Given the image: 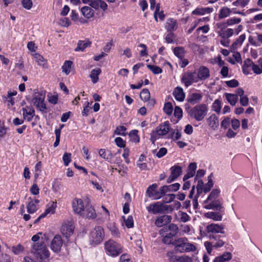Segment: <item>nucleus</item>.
<instances>
[{
  "label": "nucleus",
  "instance_id": "6ab92c4d",
  "mask_svg": "<svg viewBox=\"0 0 262 262\" xmlns=\"http://www.w3.org/2000/svg\"><path fill=\"white\" fill-rule=\"evenodd\" d=\"M169 130V123L168 121H165L163 123L160 124L155 130L159 136H163L167 134Z\"/></svg>",
  "mask_w": 262,
  "mask_h": 262
},
{
  "label": "nucleus",
  "instance_id": "aec40b11",
  "mask_svg": "<svg viewBox=\"0 0 262 262\" xmlns=\"http://www.w3.org/2000/svg\"><path fill=\"white\" fill-rule=\"evenodd\" d=\"M147 208L148 211H151L154 214L163 213V204L159 202L150 204Z\"/></svg>",
  "mask_w": 262,
  "mask_h": 262
},
{
  "label": "nucleus",
  "instance_id": "58836bf2",
  "mask_svg": "<svg viewBox=\"0 0 262 262\" xmlns=\"http://www.w3.org/2000/svg\"><path fill=\"white\" fill-rule=\"evenodd\" d=\"M212 173H211L210 176L208 177V182L204 185V193H205L208 192L211 190V188L213 187V182L212 180Z\"/></svg>",
  "mask_w": 262,
  "mask_h": 262
},
{
  "label": "nucleus",
  "instance_id": "f8f14e48",
  "mask_svg": "<svg viewBox=\"0 0 262 262\" xmlns=\"http://www.w3.org/2000/svg\"><path fill=\"white\" fill-rule=\"evenodd\" d=\"M225 236L221 235H210L209 239L214 245V248L217 249L223 247L225 244Z\"/></svg>",
  "mask_w": 262,
  "mask_h": 262
},
{
  "label": "nucleus",
  "instance_id": "603ef678",
  "mask_svg": "<svg viewBox=\"0 0 262 262\" xmlns=\"http://www.w3.org/2000/svg\"><path fill=\"white\" fill-rule=\"evenodd\" d=\"M124 222L125 226L128 228H133L134 225L133 218L132 216H128L127 219H125L124 216H123Z\"/></svg>",
  "mask_w": 262,
  "mask_h": 262
},
{
  "label": "nucleus",
  "instance_id": "c85d7f7f",
  "mask_svg": "<svg viewBox=\"0 0 262 262\" xmlns=\"http://www.w3.org/2000/svg\"><path fill=\"white\" fill-rule=\"evenodd\" d=\"M225 95L227 100L231 105H235L238 100V97L237 95L225 93Z\"/></svg>",
  "mask_w": 262,
  "mask_h": 262
},
{
  "label": "nucleus",
  "instance_id": "4c0bfd02",
  "mask_svg": "<svg viewBox=\"0 0 262 262\" xmlns=\"http://www.w3.org/2000/svg\"><path fill=\"white\" fill-rule=\"evenodd\" d=\"M28 201L29 203L27 206V211L30 213H33L37 210L36 205L31 197L28 198Z\"/></svg>",
  "mask_w": 262,
  "mask_h": 262
},
{
  "label": "nucleus",
  "instance_id": "ddd939ff",
  "mask_svg": "<svg viewBox=\"0 0 262 262\" xmlns=\"http://www.w3.org/2000/svg\"><path fill=\"white\" fill-rule=\"evenodd\" d=\"M74 226L71 222H67L64 223L61 228V233L67 238L71 236L74 231Z\"/></svg>",
  "mask_w": 262,
  "mask_h": 262
},
{
  "label": "nucleus",
  "instance_id": "7ed1b4c3",
  "mask_svg": "<svg viewBox=\"0 0 262 262\" xmlns=\"http://www.w3.org/2000/svg\"><path fill=\"white\" fill-rule=\"evenodd\" d=\"M174 246V250L179 252L194 251L196 250L195 246L188 242L185 237L179 238L172 243Z\"/></svg>",
  "mask_w": 262,
  "mask_h": 262
},
{
  "label": "nucleus",
  "instance_id": "a18cd8bd",
  "mask_svg": "<svg viewBox=\"0 0 262 262\" xmlns=\"http://www.w3.org/2000/svg\"><path fill=\"white\" fill-rule=\"evenodd\" d=\"M175 236L176 235L172 233H168L165 235L163 236L162 241L165 244H172V238Z\"/></svg>",
  "mask_w": 262,
  "mask_h": 262
},
{
  "label": "nucleus",
  "instance_id": "49530a36",
  "mask_svg": "<svg viewBox=\"0 0 262 262\" xmlns=\"http://www.w3.org/2000/svg\"><path fill=\"white\" fill-rule=\"evenodd\" d=\"M150 97V93L147 89H143L140 93V97L144 101H147L149 99Z\"/></svg>",
  "mask_w": 262,
  "mask_h": 262
},
{
  "label": "nucleus",
  "instance_id": "c03bdc74",
  "mask_svg": "<svg viewBox=\"0 0 262 262\" xmlns=\"http://www.w3.org/2000/svg\"><path fill=\"white\" fill-rule=\"evenodd\" d=\"M230 12L231 11L229 8L227 7H224L222 8L220 11V13L219 14V18L221 19L227 17L230 15Z\"/></svg>",
  "mask_w": 262,
  "mask_h": 262
},
{
  "label": "nucleus",
  "instance_id": "473e14b6",
  "mask_svg": "<svg viewBox=\"0 0 262 262\" xmlns=\"http://www.w3.org/2000/svg\"><path fill=\"white\" fill-rule=\"evenodd\" d=\"M206 216L215 221H221L222 220V215L220 212H209L206 214Z\"/></svg>",
  "mask_w": 262,
  "mask_h": 262
},
{
  "label": "nucleus",
  "instance_id": "b1692460",
  "mask_svg": "<svg viewBox=\"0 0 262 262\" xmlns=\"http://www.w3.org/2000/svg\"><path fill=\"white\" fill-rule=\"evenodd\" d=\"M232 257V254L230 252H224L222 255L215 257L213 262H226L231 259Z\"/></svg>",
  "mask_w": 262,
  "mask_h": 262
},
{
  "label": "nucleus",
  "instance_id": "4be33fe9",
  "mask_svg": "<svg viewBox=\"0 0 262 262\" xmlns=\"http://www.w3.org/2000/svg\"><path fill=\"white\" fill-rule=\"evenodd\" d=\"M172 95L175 99L180 102L183 101L185 97L183 89L180 86H177L174 89Z\"/></svg>",
  "mask_w": 262,
  "mask_h": 262
},
{
  "label": "nucleus",
  "instance_id": "ea45409f",
  "mask_svg": "<svg viewBox=\"0 0 262 262\" xmlns=\"http://www.w3.org/2000/svg\"><path fill=\"white\" fill-rule=\"evenodd\" d=\"M171 174L176 179L178 178L182 173V168L179 166H173L171 167Z\"/></svg>",
  "mask_w": 262,
  "mask_h": 262
},
{
  "label": "nucleus",
  "instance_id": "f704fd0d",
  "mask_svg": "<svg viewBox=\"0 0 262 262\" xmlns=\"http://www.w3.org/2000/svg\"><path fill=\"white\" fill-rule=\"evenodd\" d=\"M34 57L35 61L38 63V65L42 67L43 68H48V64L44 58L39 54L36 53L34 54Z\"/></svg>",
  "mask_w": 262,
  "mask_h": 262
},
{
  "label": "nucleus",
  "instance_id": "423d86ee",
  "mask_svg": "<svg viewBox=\"0 0 262 262\" xmlns=\"http://www.w3.org/2000/svg\"><path fill=\"white\" fill-rule=\"evenodd\" d=\"M250 68L254 73L256 74H260L262 73V70L257 64H255L251 59L249 58L244 60V64L242 66V71L244 74L248 75L250 73Z\"/></svg>",
  "mask_w": 262,
  "mask_h": 262
},
{
  "label": "nucleus",
  "instance_id": "e2e57ef3",
  "mask_svg": "<svg viewBox=\"0 0 262 262\" xmlns=\"http://www.w3.org/2000/svg\"><path fill=\"white\" fill-rule=\"evenodd\" d=\"M126 130V128L124 126H119L116 128L115 130V133L119 135H125V132Z\"/></svg>",
  "mask_w": 262,
  "mask_h": 262
},
{
  "label": "nucleus",
  "instance_id": "72a5a7b5",
  "mask_svg": "<svg viewBox=\"0 0 262 262\" xmlns=\"http://www.w3.org/2000/svg\"><path fill=\"white\" fill-rule=\"evenodd\" d=\"M173 53L174 55L181 60L184 58L186 51L182 47H177L174 48Z\"/></svg>",
  "mask_w": 262,
  "mask_h": 262
},
{
  "label": "nucleus",
  "instance_id": "864d4df0",
  "mask_svg": "<svg viewBox=\"0 0 262 262\" xmlns=\"http://www.w3.org/2000/svg\"><path fill=\"white\" fill-rule=\"evenodd\" d=\"M65 166H67L71 161V154L65 152L62 157Z\"/></svg>",
  "mask_w": 262,
  "mask_h": 262
},
{
  "label": "nucleus",
  "instance_id": "2eb2a0df",
  "mask_svg": "<svg viewBox=\"0 0 262 262\" xmlns=\"http://www.w3.org/2000/svg\"><path fill=\"white\" fill-rule=\"evenodd\" d=\"M24 119L31 121L35 116V110L32 106H26L22 108Z\"/></svg>",
  "mask_w": 262,
  "mask_h": 262
},
{
  "label": "nucleus",
  "instance_id": "6e6d98bb",
  "mask_svg": "<svg viewBox=\"0 0 262 262\" xmlns=\"http://www.w3.org/2000/svg\"><path fill=\"white\" fill-rule=\"evenodd\" d=\"M110 230L112 234L115 237H119V232L118 228L113 224L110 225L108 227Z\"/></svg>",
  "mask_w": 262,
  "mask_h": 262
},
{
  "label": "nucleus",
  "instance_id": "f257e3e1",
  "mask_svg": "<svg viewBox=\"0 0 262 262\" xmlns=\"http://www.w3.org/2000/svg\"><path fill=\"white\" fill-rule=\"evenodd\" d=\"M31 253L39 262L49 261L50 252L42 240L32 245Z\"/></svg>",
  "mask_w": 262,
  "mask_h": 262
},
{
  "label": "nucleus",
  "instance_id": "412c9836",
  "mask_svg": "<svg viewBox=\"0 0 262 262\" xmlns=\"http://www.w3.org/2000/svg\"><path fill=\"white\" fill-rule=\"evenodd\" d=\"M211 203L205 206V208L207 209L216 210L221 212V209L223 208V207L220 200L217 199L211 200Z\"/></svg>",
  "mask_w": 262,
  "mask_h": 262
},
{
  "label": "nucleus",
  "instance_id": "338daca9",
  "mask_svg": "<svg viewBox=\"0 0 262 262\" xmlns=\"http://www.w3.org/2000/svg\"><path fill=\"white\" fill-rule=\"evenodd\" d=\"M180 221L183 223H185L188 221L190 219L189 216L184 212H181L180 213Z\"/></svg>",
  "mask_w": 262,
  "mask_h": 262
},
{
  "label": "nucleus",
  "instance_id": "680f3d73",
  "mask_svg": "<svg viewBox=\"0 0 262 262\" xmlns=\"http://www.w3.org/2000/svg\"><path fill=\"white\" fill-rule=\"evenodd\" d=\"M241 19L240 18L234 17V18H231L228 19L227 20V22L226 24L228 26H230V25H232L233 24H238L239 23L241 22Z\"/></svg>",
  "mask_w": 262,
  "mask_h": 262
},
{
  "label": "nucleus",
  "instance_id": "cd10ccee",
  "mask_svg": "<svg viewBox=\"0 0 262 262\" xmlns=\"http://www.w3.org/2000/svg\"><path fill=\"white\" fill-rule=\"evenodd\" d=\"M170 231V233H173V234H175L176 235L177 234L178 231H179V228L178 226L174 224H170L166 228H164L163 229H162L160 231V234H162V231Z\"/></svg>",
  "mask_w": 262,
  "mask_h": 262
},
{
  "label": "nucleus",
  "instance_id": "9d476101",
  "mask_svg": "<svg viewBox=\"0 0 262 262\" xmlns=\"http://www.w3.org/2000/svg\"><path fill=\"white\" fill-rule=\"evenodd\" d=\"M72 205L75 213L80 216L81 214H83L85 207L82 199L75 198L72 201Z\"/></svg>",
  "mask_w": 262,
  "mask_h": 262
},
{
  "label": "nucleus",
  "instance_id": "13d9d810",
  "mask_svg": "<svg viewBox=\"0 0 262 262\" xmlns=\"http://www.w3.org/2000/svg\"><path fill=\"white\" fill-rule=\"evenodd\" d=\"M60 182L58 180H55L52 185L53 191L55 193L58 192L60 188Z\"/></svg>",
  "mask_w": 262,
  "mask_h": 262
},
{
  "label": "nucleus",
  "instance_id": "a211bd4d",
  "mask_svg": "<svg viewBox=\"0 0 262 262\" xmlns=\"http://www.w3.org/2000/svg\"><path fill=\"white\" fill-rule=\"evenodd\" d=\"M208 125L213 130H216L219 126V118L215 114H212L207 119Z\"/></svg>",
  "mask_w": 262,
  "mask_h": 262
},
{
  "label": "nucleus",
  "instance_id": "2f4dec72",
  "mask_svg": "<svg viewBox=\"0 0 262 262\" xmlns=\"http://www.w3.org/2000/svg\"><path fill=\"white\" fill-rule=\"evenodd\" d=\"M246 36L245 34H242L240 35L239 37L232 44L231 47V49L233 50H235L237 49V48L238 47L241 46Z\"/></svg>",
  "mask_w": 262,
  "mask_h": 262
},
{
  "label": "nucleus",
  "instance_id": "a19ab883",
  "mask_svg": "<svg viewBox=\"0 0 262 262\" xmlns=\"http://www.w3.org/2000/svg\"><path fill=\"white\" fill-rule=\"evenodd\" d=\"M233 34V30L232 29H228L225 31L221 30L219 32V36L222 38H228Z\"/></svg>",
  "mask_w": 262,
  "mask_h": 262
},
{
  "label": "nucleus",
  "instance_id": "0eeeda50",
  "mask_svg": "<svg viewBox=\"0 0 262 262\" xmlns=\"http://www.w3.org/2000/svg\"><path fill=\"white\" fill-rule=\"evenodd\" d=\"M104 236L103 228L101 226L96 227L91 232V241L93 243L98 244L101 243Z\"/></svg>",
  "mask_w": 262,
  "mask_h": 262
},
{
  "label": "nucleus",
  "instance_id": "37998d69",
  "mask_svg": "<svg viewBox=\"0 0 262 262\" xmlns=\"http://www.w3.org/2000/svg\"><path fill=\"white\" fill-rule=\"evenodd\" d=\"M73 64V62L72 61H70V60H66L63 65L62 66V72L65 73V74L68 75L69 74L70 71H71V66Z\"/></svg>",
  "mask_w": 262,
  "mask_h": 262
},
{
  "label": "nucleus",
  "instance_id": "c756f323",
  "mask_svg": "<svg viewBox=\"0 0 262 262\" xmlns=\"http://www.w3.org/2000/svg\"><path fill=\"white\" fill-rule=\"evenodd\" d=\"M101 69L99 68H96L91 71L90 74V78L93 83H96L99 80V75L101 73Z\"/></svg>",
  "mask_w": 262,
  "mask_h": 262
},
{
  "label": "nucleus",
  "instance_id": "09e8293b",
  "mask_svg": "<svg viewBox=\"0 0 262 262\" xmlns=\"http://www.w3.org/2000/svg\"><path fill=\"white\" fill-rule=\"evenodd\" d=\"M157 187V185L156 184H152L151 185L149 186L146 190V193L147 195L149 198L154 197V193L156 191V189Z\"/></svg>",
  "mask_w": 262,
  "mask_h": 262
},
{
  "label": "nucleus",
  "instance_id": "393cba45",
  "mask_svg": "<svg viewBox=\"0 0 262 262\" xmlns=\"http://www.w3.org/2000/svg\"><path fill=\"white\" fill-rule=\"evenodd\" d=\"M165 28L168 32H172L177 28V20L173 18H169L165 24Z\"/></svg>",
  "mask_w": 262,
  "mask_h": 262
},
{
  "label": "nucleus",
  "instance_id": "4468645a",
  "mask_svg": "<svg viewBox=\"0 0 262 262\" xmlns=\"http://www.w3.org/2000/svg\"><path fill=\"white\" fill-rule=\"evenodd\" d=\"M210 76V72L209 69L204 66H201L196 73V77L198 81L205 80Z\"/></svg>",
  "mask_w": 262,
  "mask_h": 262
},
{
  "label": "nucleus",
  "instance_id": "4d7b16f0",
  "mask_svg": "<svg viewBox=\"0 0 262 262\" xmlns=\"http://www.w3.org/2000/svg\"><path fill=\"white\" fill-rule=\"evenodd\" d=\"M21 3L23 7L27 10H30L33 5L32 0H21Z\"/></svg>",
  "mask_w": 262,
  "mask_h": 262
},
{
  "label": "nucleus",
  "instance_id": "e433bc0d",
  "mask_svg": "<svg viewBox=\"0 0 262 262\" xmlns=\"http://www.w3.org/2000/svg\"><path fill=\"white\" fill-rule=\"evenodd\" d=\"M99 155L101 157L106 160H110L112 156L111 151L105 149H100L99 150Z\"/></svg>",
  "mask_w": 262,
  "mask_h": 262
},
{
  "label": "nucleus",
  "instance_id": "052dcab7",
  "mask_svg": "<svg viewBox=\"0 0 262 262\" xmlns=\"http://www.w3.org/2000/svg\"><path fill=\"white\" fill-rule=\"evenodd\" d=\"M225 83L229 88H235L239 84L238 81L235 79L226 81H225Z\"/></svg>",
  "mask_w": 262,
  "mask_h": 262
},
{
  "label": "nucleus",
  "instance_id": "774afa93",
  "mask_svg": "<svg viewBox=\"0 0 262 262\" xmlns=\"http://www.w3.org/2000/svg\"><path fill=\"white\" fill-rule=\"evenodd\" d=\"M23 250L24 247L20 244H18L16 246L12 247V251L15 254H18Z\"/></svg>",
  "mask_w": 262,
  "mask_h": 262
},
{
  "label": "nucleus",
  "instance_id": "bf43d9fd",
  "mask_svg": "<svg viewBox=\"0 0 262 262\" xmlns=\"http://www.w3.org/2000/svg\"><path fill=\"white\" fill-rule=\"evenodd\" d=\"M182 110L179 106H176L174 110V116L178 119H180L182 117Z\"/></svg>",
  "mask_w": 262,
  "mask_h": 262
},
{
  "label": "nucleus",
  "instance_id": "de8ad7c7",
  "mask_svg": "<svg viewBox=\"0 0 262 262\" xmlns=\"http://www.w3.org/2000/svg\"><path fill=\"white\" fill-rule=\"evenodd\" d=\"M164 112L168 116L171 115L173 111V106L171 102H166L163 107Z\"/></svg>",
  "mask_w": 262,
  "mask_h": 262
},
{
  "label": "nucleus",
  "instance_id": "20e7f679",
  "mask_svg": "<svg viewBox=\"0 0 262 262\" xmlns=\"http://www.w3.org/2000/svg\"><path fill=\"white\" fill-rule=\"evenodd\" d=\"M45 93L42 92L35 93L33 95L31 102L42 113H47L48 108L45 102Z\"/></svg>",
  "mask_w": 262,
  "mask_h": 262
},
{
  "label": "nucleus",
  "instance_id": "5701e85b",
  "mask_svg": "<svg viewBox=\"0 0 262 262\" xmlns=\"http://www.w3.org/2000/svg\"><path fill=\"white\" fill-rule=\"evenodd\" d=\"M203 96L201 94L194 93L189 95L187 99V101L188 103L191 105H194L200 102L202 100Z\"/></svg>",
  "mask_w": 262,
  "mask_h": 262
},
{
  "label": "nucleus",
  "instance_id": "f3484780",
  "mask_svg": "<svg viewBox=\"0 0 262 262\" xmlns=\"http://www.w3.org/2000/svg\"><path fill=\"white\" fill-rule=\"evenodd\" d=\"M172 220V217L170 215H163L158 217L155 221V225L157 227H162L169 223Z\"/></svg>",
  "mask_w": 262,
  "mask_h": 262
},
{
  "label": "nucleus",
  "instance_id": "dca6fc26",
  "mask_svg": "<svg viewBox=\"0 0 262 262\" xmlns=\"http://www.w3.org/2000/svg\"><path fill=\"white\" fill-rule=\"evenodd\" d=\"M81 216L89 219H94L96 217L97 215L94 207L91 205L88 204L85 207L83 214H81Z\"/></svg>",
  "mask_w": 262,
  "mask_h": 262
},
{
  "label": "nucleus",
  "instance_id": "3c124183",
  "mask_svg": "<svg viewBox=\"0 0 262 262\" xmlns=\"http://www.w3.org/2000/svg\"><path fill=\"white\" fill-rule=\"evenodd\" d=\"M212 110L219 114L221 110V101L219 99H216L212 104Z\"/></svg>",
  "mask_w": 262,
  "mask_h": 262
},
{
  "label": "nucleus",
  "instance_id": "c9c22d12",
  "mask_svg": "<svg viewBox=\"0 0 262 262\" xmlns=\"http://www.w3.org/2000/svg\"><path fill=\"white\" fill-rule=\"evenodd\" d=\"M220 193V190L219 189H214L212 190V191L209 194V196H208L207 200L204 201L205 203H208L209 201L213 200H217L216 199L219 196V194Z\"/></svg>",
  "mask_w": 262,
  "mask_h": 262
},
{
  "label": "nucleus",
  "instance_id": "1a4fd4ad",
  "mask_svg": "<svg viewBox=\"0 0 262 262\" xmlns=\"http://www.w3.org/2000/svg\"><path fill=\"white\" fill-rule=\"evenodd\" d=\"M181 81L184 83L186 87H188L193 82H198L196 73L194 72H186L184 73L181 78Z\"/></svg>",
  "mask_w": 262,
  "mask_h": 262
},
{
  "label": "nucleus",
  "instance_id": "5fc2aeb1",
  "mask_svg": "<svg viewBox=\"0 0 262 262\" xmlns=\"http://www.w3.org/2000/svg\"><path fill=\"white\" fill-rule=\"evenodd\" d=\"M137 133L138 130H133L129 133V134L130 137L132 138V140L135 142H139L140 140V138L137 134Z\"/></svg>",
  "mask_w": 262,
  "mask_h": 262
},
{
  "label": "nucleus",
  "instance_id": "a878e982",
  "mask_svg": "<svg viewBox=\"0 0 262 262\" xmlns=\"http://www.w3.org/2000/svg\"><path fill=\"white\" fill-rule=\"evenodd\" d=\"M91 42L88 40H79L77 43V47L75 49V51H83L85 48L90 47Z\"/></svg>",
  "mask_w": 262,
  "mask_h": 262
},
{
  "label": "nucleus",
  "instance_id": "6e6552de",
  "mask_svg": "<svg viewBox=\"0 0 262 262\" xmlns=\"http://www.w3.org/2000/svg\"><path fill=\"white\" fill-rule=\"evenodd\" d=\"M205 231L208 237L210 235H217L218 233L224 234L225 233L224 225L211 223L206 226Z\"/></svg>",
  "mask_w": 262,
  "mask_h": 262
},
{
  "label": "nucleus",
  "instance_id": "8fccbe9b",
  "mask_svg": "<svg viewBox=\"0 0 262 262\" xmlns=\"http://www.w3.org/2000/svg\"><path fill=\"white\" fill-rule=\"evenodd\" d=\"M147 67L154 74H159L162 72V69L159 67L147 64Z\"/></svg>",
  "mask_w": 262,
  "mask_h": 262
},
{
  "label": "nucleus",
  "instance_id": "9b49d317",
  "mask_svg": "<svg viewBox=\"0 0 262 262\" xmlns=\"http://www.w3.org/2000/svg\"><path fill=\"white\" fill-rule=\"evenodd\" d=\"M62 245L63 241L61 236L57 234L52 239L50 245V248L55 253H58L60 251Z\"/></svg>",
  "mask_w": 262,
  "mask_h": 262
},
{
  "label": "nucleus",
  "instance_id": "7c9ffc66",
  "mask_svg": "<svg viewBox=\"0 0 262 262\" xmlns=\"http://www.w3.org/2000/svg\"><path fill=\"white\" fill-rule=\"evenodd\" d=\"M81 11L83 15L87 18H90L94 15V11L89 6L83 7Z\"/></svg>",
  "mask_w": 262,
  "mask_h": 262
},
{
  "label": "nucleus",
  "instance_id": "39448f33",
  "mask_svg": "<svg viewBox=\"0 0 262 262\" xmlns=\"http://www.w3.org/2000/svg\"><path fill=\"white\" fill-rule=\"evenodd\" d=\"M105 249L107 254L115 257L122 252V247L112 239L106 242L104 244Z\"/></svg>",
  "mask_w": 262,
  "mask_h": 262
},
{
  "label": "nucleus",
  "instance_id": "f03ea898",
  "mask_svg": "<svg viewBox=\"0 0 262 262\" xmlns=\"http://www.w3.org/2000/svg\"><path fill=\"white\" fill-rule=\"evenodd\" d=\"M186 110L188 115L198 121L203 120L208 112L207 105L204 103L197 104L192 108L188 107L186 108Z\"/></svg>",
  "mask_w": 262,
  "mask_h": 262
},
{
  "label": "nucleus",
  "instance_id": "bb28decb",
  "mask_svg": "<svg viewBox=\"0 0 262 262\" xmlns=\"http://www.w3.org/2000/svg\"><path fill=\"white\" fill-rule=\"evenodd\" d=\"M213 11V8H198L192 11V14L194 15H204L205 13H210Z\"/></svg>",
  "mask_w": 262,
  "mask_h": 262
},
{
  "label": "nucleus",
  "instance_id": "79ce46f5",
  "mask_svg": "<svg viewBox=\"0 0 262 262\" xmlns=\"http://www.w3.org/2000/svg\"><path fill=\"white\" fill-rule=\"evenodd\" d=\"M48 207L46 209L44 213L42 214L46 216L48 214H53L55 212V208H56V202H51V205H48Z\"/></svg>",
  "mask_w": 262,
  "mask_h": 262
},
{
  "label": "nucleus",
  "instance_id": "69168bd1",
  "mask_svg": "<svg viewBox=\"0 0 262 262\" xmlns=\"http://www.w3.org/2000/svg\"><path fill=\"white\" fill-rule=\"evenodd\" d=\"M116 144L119 147H124L125 146V142L121 138L117 137L115 139Z\"/></svg>",
  "mask_w": 262,
  "mask_h": 262
},
{
  "label": "nucleus",
  "instance_id": "0e129e2a",
  "mask_svg": "<svg viewBox=\"0 0 262 262\" xmlns=\"http://www.w3.org/2000/svg\"><path fill=\"white\" fill-rule=\"evenodd\" d=\"M70 24L71 22L67 17H64L59 20V25L62 27H68L70 25Z\"/></svg>",
  "mask_w": 262,
  "mask_h": 262
}]
</instances>
